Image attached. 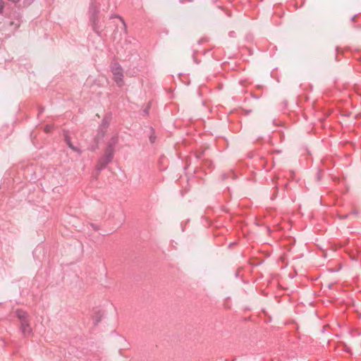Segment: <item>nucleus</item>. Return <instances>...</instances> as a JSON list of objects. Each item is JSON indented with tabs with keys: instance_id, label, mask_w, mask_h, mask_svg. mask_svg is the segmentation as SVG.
Returning <instances> with one entry per match:
<instances>
[{
	"instance_id": "2",
	"label": "nucleus",
	"mask_w": 361,
	"mask_h": 361,
	"mask_svg": "<svg viewBox=\"0 0 361 361\" xmlns=\"http://www.w3.org/2000/svg\"><path fill=\"white\" fill-rule=\"evenodd\" d=\"M99 7L96 4L95 0H91L88 15L89 18L91 22L92 30L98 35H100L101 32L103 30V28L99 23Z\"/></svg>"
},
{
	"instance_id": "1",
	"label": "nucleus",
	"mask_w": 361,
	"mask_h": 361,
	"mask_svg": "<svg viewBox=\"0 0 361 361\" xmlns=\"http://www.w3.org/2000/svg\"><path fill=\"white\" fill-rule=\"evenodd\" d=\"M118 142V137L114 136L109 142L104 156H102L98 161L96 166V169L98 172L103 170L113 159L114 155V147Z\"/></svg>"
},
{
	"instance_id": "10",
	"label": "nucleus",
	"mask_w": 361,
	"mask_h": 361,
	"mask_svg": "<svg viewBox=\"0 0 361 361\" xmlns=\"http://www.w3.org/2000/svg\"><path fill=\"white\" fill-rule=\"evenodd\" d=\"M51 128H52V127L51 126L47 125L44 128V130H45V132L49 133V132H50L51 130Z\"/></svg>"
},
{
	"instance_id": "11",
	"label": "nucleus",
	"mask_w": 361,
	"mask_h": 361,
	"mask_svg": "<svg viewBox=\"0 0 361 361\" xmlns=\"http://www.w3.org/2000/svg\"><path fill=\"white\" fill-rule=\"evenodd\" d=\"M149 109V106H147V108L143 111V112H144V114H145V115L148 114Z\"/></svg>"
},
{
	"instance_id": "8",
	"label": "nucleus",
	"mask_w": 361,
	"mask_h": 361,
	"mask_svg": "<svg viewBox=\"0 0 361 361\" xmlns=\"http://www.w3.org/2000/svg\"><path fill=\"white\" fill-rule=\"evenodd\" d=\"M109 123H108V120L106 118H104L102 121V126L101 127H104V128H106L107 126H108Z\"/></svg>"
},
{
	"instance_id": "5",
	"label": "nucleus",
	"mask_w": 361,
	"mask_h": 361,
	"mask_svg": "<svg viewBox=\"0 0 361 361\" xmlns=\"http://www.w3.org/2000/svg\"><path fill=\"white\" fill-rule=\"evenodd\" d=\"M64 140H65V142H66V143L67 144V145L68 146L69 148H71L72 150H73L75 152H77L79 154H81V151L80 150V149L78 148L77 147H75L72 144V142L71 141V137L68 135L67 132L64 133Z\"/></svg>"
},
{
	"instance_id": "6",
	"label": "nucleus",
	"mask_w": 361,
	"mask_h": 361,
	"mask_svg": "<svg viewBox=\"0 0 361 361\" xmlns=\"http://www.w3.org/2000/svg\"><path fill=\"white\" fill-rule=\"evenodd\" d=\"M16 317H18V319H19L20 322H22V321H25V320H28L29 319V315L28 314L22 310H17L16 311Z\"/></svg>"
},
{
	"instance_id": "12",
	"label": "nucleus",
	"mask_w": 361,
	"mask_h": 361,
	"mask_svg": "<svg viewBox=\"0 0 361 361\" xmlns=\"http://www.w3.org/2000/svg\"><path fill=\"white\" fill-rule=\"evenodd\" d=\"M8 1H11L13 3H18L19 2L20 0H8Z\"/></svg>"
},
{
	"instance_id": "4",
	"label": "nucleus",
	"mask_w": 361,
	"mask_h": 361,
	"mask_svg": "<svg viewBox=\"0 0 361 361\" xmlns=\"http://www.w3.org/2000/svg\"><path fill=\"white\" fill-rule=\"evenodd\" d=\"M20 322V329L24 336H28L32 334V330L30 327V319L22 321Z\"/></svg>"
},
{
	"instance_id": "9",
	"label": "nucleus",
	"mask_w": 361,
	"mask_h": 361,
	"mask_svg": "<svg viewBox=\"0 0 361 361\" xmlns=\"http://www.w3.org/2000/svg\"><path fill=\"white\" fill-rule=\"evenodd\" d=\"M4 8V0H0V13H3Z\"/></svg>"
},
{
	"instance_id": "3",
	"label": "nucleus",
	"mask_w": 361,
	"mask_h": 361,
	"mask_svg": "<svg viewBox=\"0 0 361 361\" xmlns=\"http://www.w3.org/2000/svg\"><path fill=\"white\" fill-rule=\"evenodd\" d=\"M111 71L114 75V80L118 86L123 85V72L121 65L117 62H113L111 65Z\"/></svg>"
},
{
	"instance_id": "13",
	"label": "nucleus",
	"mask_w": 361,
	"mask_h": 361,
	"mask_svg": "<svg viewBox=\"0 0 361 361\" xmlns=\"http://www.w3.org/2000/svg\"><path fill=\"white\" fill-rule=\"evenodd\" d=\"M99 321H100V319H99V318L97 319H96V322H95V324H97L98 322H99Z\"/></svg>"
},
{
	"instance_id": "7",
	"label": "nucleus",
	"mask_w": 361,
	"mask_h": 361,
	"mask_svg": "<svg viewBox=\"0 0 361 361\" xmlns=\"http://www.w3.org/2000/svg\"><path fill=\"white\" fill-rule=\"evenodd\" d=\"M117 18L119 20V21L121 22V23L122 24V25L123 26V27L126 29V23L121 17L118 16H111V18Z\"/></svg>"
}]
</instances>
